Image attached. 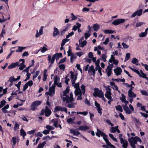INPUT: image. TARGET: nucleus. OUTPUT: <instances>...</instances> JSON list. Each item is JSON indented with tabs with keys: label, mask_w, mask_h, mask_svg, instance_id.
Instances as JSON below:
<instances>
[{
	"label": "nucleus",
	"mask_w": 148,
	"mask_h": 148,
	"mask_svg": "<svg viewBox=\"0 0 148 148\" xmlns=\"http://www.w3.org/2000/svg\"><path fill=\"white\" fill-rule=\"evenodd\" d=\"M103 86L104 88H105L107 91H110L111 90V89L110 88V86L109 85L106 86L104 84H103Z\"/></svg>",
	"instance_id": "nucleus-42"
},
{
	"label": "nucleus",
	"mask_w": 148,
	"mask_h": 148,
	"mask_svg": "<svg viewBox=\"0 0 148 148\" xmlns=\"http://www.w3.org/2000/svg\"><path fill=\"white\" fill-rule=\"evenodd\" d=\"M83 39V38H82L79 40V45H80V47H84L87 44V42L86 40L82 41Z\"/></svg>",
	"instance_id": "nucleus-11"
},
{
	"label": "nucleus",
	"mask_w": 148,
	"mask_h": 148,
	"mask_svg": "<svg viewBox=\"0 0 148 148\" xmlns=\"http://www.w3.org/2000/svg\"><path fill=\"white\" fill-rule=\"evenodd\" d=\"M61 98L62 99L63 101H66V103H69V102H72L74 101V99L73 97V94L72 93L70 94V97L68 95L66 96V97H62V96H61Z\"/></svg>",
	"instance_id": "nucleus-3"
},
{
	"label": "nucleus",
	"mask_w": 148,
	"mask_h": 148,
	"mask_svg": "<svg viewBox=\"0 0 148 148\" xmlns=\"http://www.w3.org/2000/svg\"><path fill=\"white\" fill-rule=\"evenodd\" d=\"M114 71L116 75H120L122 70L120 67H117L116 69H114Z\"/></svg>",
	"instance_id": "nucleus-18"
},
{
	"label": "nucleus",
	"mask_w": 148,
	"mask_h": 148,
	"mask_svg": "<svg viewBox=\"0 0 148 148\" xmlns=\"http://www.w3.org/2000/svg\"><path fill=\"white\" fill-rule=\"evenodd\" d=\"M97 132L96 133V135L98 137H100V135L101 136L103 137V139L106 142L107 145L111 147V143L109 142V140L107 139L108 136L99 129H97Z\"/></svg>",
	"instance_id": "nucleus-1"
},
{
	"label": "nucleus",
	"mask_w": 148,
	"mask_h": 148,
	"mask_svg": "<svg viewBox=\"0 0 148 148\" xmlns=\"http://www.w3.org/2000/svg\"><path fill=\"white\" fill-rule=\"evenodd\" d=\"M109 65L108 66L107 69L108 71L107 72V75L108 77L111 75V64L110 63H111V57L109 60Z\"/></svg>",
	"instance_id": "nucleus-12"
},
{
	"label": "nucleus",
	"mask_w": 148,
	"mask_h": 148,
	"mask_svg": "<svg viewBox=\"0 0 148 148\" xmlns=\"http://www.w3.org/2000/svg\"><path fill=\"white\" fill-rule=\"evenodd\" d=\"M64 111L66 113H67V109L64 107L57 106H56L54 109V112H56L58 111Z\"/></svg>",
	"instance_id": "nucleus-7"
},
{
	"label": "nucleus",
	"mask_w": 148,
	"mask_h": 148,
	"mask_svg": "<svg viewBox=\"0 0 148 148\" xmlns=\"http://www.w3.org/2000/svg\"><path fill=\"white\" fill-rule=\"evenodd\" d=\"M112 86H113L112 88L113 89H115L116 91H118L119 92H120V91L118 90V87L116 85H115L114 82H112Z\"/></svg>",
	"instance_id": "nucleus-25"
},
{
	"label": "nucleus",
	"mask_w": 148,
	"mask_h": 148,
	"mask_svg": "<svg viewBox=\"0 0 148 148\" xmlns=\"http://www.w3.org/2000/svg\"><path fill=\"white\" fill-rule=\"evenodd\" d=\"M20 134L21 135L23 136V139L25 138V136L26 135V133L24 131V130L21 128L20 130Z\"/></svg>",
	"instance_id": "nucleus-29"
},
{
	"label": "nucleus",
	"mask_w": 148,
	"mask_h": 148,
	"mask_svg": "<svg viewBox=\"0 0 148 148\" xmlns=\"http://www.w3.org/2000/svg\"><path fill=\"white\" fill-rule=\"evenodd\" d=\"M57 54L56 53H55V54H54L53 56H52V59H51L54 61H55V59L56 60H58L59 58L58 55H57Z\"/></svg>",
	"instance_id": "nucleus-31"
},
{
	"label": "nucleus",
	"mask_w": 148,
	"mask_h": 148,
	"mask_svg": "<svg viewBox=\"0 0 148 148\" xmlns=\"http://www.w3.org/2000/svg\"><path fill=\"white\" fill-rule=\"evenodd\" d=\"M71 46H69V50L67 52L68 56H71V55L73 54L71 52Z\"/></svg>",
	"instance_id": "nucleus-43"
},
{
	"label": "nucleus",
	"mask_w": 148,
	"mask_h": 148,
	"mask_svg": "<svg viewBox=\"0 0 148 148\" xmlns=\"http://www.w3.org/2000/svg\"><path fill=\"white\" fill-rule=\"evenodd\" d=\"M90 34L88 33H86L84 34L85 38L87 39L90 36Z\"/></svg>",
	"instance_id": "nucleus-64"
},
{
	"label": "nucleus",
	"mask_w": 148,
	"mask_h": 148,
	"mask_svg": "<svg viewBox=\"0 0 148 148\" xmlns=\"http://www.w3.org/2000/svg\"><path fill=\"white\" fill-rule=\"evenodd\" d=\"M71 14L72 16V18L71 19L72 21L76 20L77 19V17L75 16L74 14L73 13H71Z\"/></svg>",
	"instance_id": "nucleus-57"
},
{
	"label": "nucleus",
	"mask_w": 148,
	"mask_h": 148,
	"mask_svg": "<svg viewBox=\"0 0 148 148\" xmlns=\"http://www.w3.org/2000/svg\"><path fill=\"white\" fill-rule=\"evenodd\" d=\"M145 24V23L143 22H138L136 24V27H138L141 26L142 25Z\"/></svg>",
	"instance_id": "nucleus-41"
},
{
	"label": "nucleus",
	"mask_w": 148,
	"mask_h": 148,
	"mask_svg": "<svg viewBox=\"0 0 148 148\" xmlns=\"http://www.w3.org/2000/svg\"><path fill=\"white\" fill-rule=\"evenodd\" d=\"M52 112L51 110L49 109L47 106H46L45 109H42L41 110V112L40 114V115H44V113L46 116L48 117L51 114Z\"/></svg>",
	"instance_id": "nucleus-2"
},
{
	"label": "nucleus",
	"mask_w": 148,
	"mask_h": 148,
	"mask_svg": "<svg viewBox=\"0 0 148 148\" xmlns=\"http://www.w3.org/2000/svg\"><path fill=\"white\" fill-rule=\"evenodd\" d=\"M66 60V57L64 58L61 59L60 60L59 62H58V64H60L61 63H63L65 62Z\"/></svg>",
	"instance_id": "nucleus-49"
},
{
	"label": "nucleus",
	"mask_w": 148,
	"mask_h": 148,
	"mask_svg": "<svg viewBox=\"0 0 148 148\" xmlns=\"http://www.w3.org/2000/svg\"><path fill=\"white\" fill-rule=\"evenodd\" d=\"M135 140V137H133L132 136L128 139V141L130 144L132 148H136V146L134 144Z\"/></svg>",
	"instance_id": "nucleus-10"
},
{
	"label": "nucleus",
	"mask_w": 148,
	"mask_h": 148,
	"mask_svg": "<svg viewBox=\"0 0 148 148\" xmlns=\"http://www.w3.org/2000/svg\"><path fill=\"white\" fill-rule=\"evenodd\" d=\"M54 84H57L58 83V77L57 75H55L54 76Z\"/></svg>",
	"instance_id": "nucleus-61"
},
{
	"label": "nucleus",
	"mask_w": 148,
	"mask_h": 148,
	"mask_svg": "<svg viewBox=\"0 0 148 148\" xmlns=\"http://www.w3.org/2000/svg\"><path fill=\"white\" fill-rule=\"evenodd\" d=\"M94 92L93 93V96L95 97H100L103 93L101 90H100L98 88L94 89Z\"/></svg>",
	"instance_id": "nucleus-4"
},
{
	"label": "nucleus",
	"mask_w": 148,
	"mask_h": 148,
	"mask_svg": "<svg viewBox=\"0 0 148 148\" xmlns=\"http://www.w3.org/2000/svg\"><path fill=\"white\" fill-rule=\"evenodd\" d=\"M124 110L125 111L126 113L128 114H130L132 113V111H131L129 107L126 105L123 106Z\"/></svg>",
	"instance_id": "nucleus-13"
},
{
	"label": "nucleus",
	"mask_w": 148,
	"mask_h": 148,
	"mask_svg": "<svg viewBox=\"0 0 148 148\" xmlns=\"http://www.w3.org/2000/svg\"><path fill=\"white\" fill-rule=\"evenodd\" d=\"M88 113V111H84L83 112H77V114H83L84 116L86 115Z\"/></svg>",
	"instance_id": "nucleus-38"
},
{
	"label": "nucleus",
	"mask_w": 148,
	"mask_h": 148,
	"mask_svg": "<svg viewBox=\"0 0 148 148\" xmlns=\"http://www.w3.org/2000/svg\"><path fill=\"white\" fill-rule=\"evenodd\" d=\"M89 128L90 127H89L88 126L86 125H84V126H79L78 130L82 131H86V130L89 129Z\"/></svg>",
	"instance_id": "nucleus-19"
},
{
	"label": "nucleus",
	"mask_w": 148,
	"mask_h": 148,
	"mask_svg": "<svg viewBox=\"0 0 148 148\" xmlns=\"http://www.w3.org/2000/svg\"><path fill=\"white\" fill-rule=\"evenodd\" d=\"M12 142L13 143L12 146L15 145L16 143V137H13L12 138Z\"/></svg>",
	"instance_id": "nucleus-40"
},
{
	"label": "nucleus",
	"mask_w": 148,
	"mask_h": 148,
	"mask_svg": "<svg viewBox=\"0 0 148 148\" xmlns=\"http://www.w3.org/2000/svg\"><path fill=\"white\" fill-rule=\"evenodd\" d=\"M121 134H119V137L121 144H122V147L123 148H127L128 145V143L127 140H124L123 138L121 137Z\"/></svg>",
	"instance_id": "nucleus-6"
},
{
	"label": "nucleus",
	"mask_w": 148,
	"mask_h": 148,
	"mask_svg": "<svg viewBox=\"0 0 148 148\" xmlns=\"http://www.w3.org/2000/svg\"><path fill=\"white\" fill-rule=\"evenodd\" d=\"M105 96L108 99H111V92L110 91H107L105 95Z\"/></svg>",
	"instance_id": "nucleus-23"
},
{
	"label": "nucleus",
	"mask_w": 148,
	"mask_h": 148,
	"mask_svg": "<svg viewBox=\"0 0 148 148\" xmlns=\"http://www.w3.org/2000/svg\"><path fill=\"white\" fill-rule=\"evenodd\" d=\"M0 105L2 106V107H3L6 103V101L5 100H3L1 101L0 102Z\"/></svg>",
	"instance_id": "nucleus-59"
},
{
	"label": "nucleus",
	"mask_w": 148,
	"mask_h": 148,
	"mask_svg": "<svg viewBox=\"0 0 148 148\" xmlns=\"http://www.w3.org/2000/svg\"><path fill=\"white\" fill-rule=\"evenodd\" d=\"M128 68L130 69L131 70H132V71L134 72H135L136 73H137L139 75H140V73L139 71H138L137 70H136L135 69H133L130 66H129Z\"/></svg>",
	"instance_id": "nucleus-34"
},
{
	"label": "nucleus",
	"mask_w": 148,
	"mask_h": 148,
	"mask_svg": "<svg viewBox=\"0 0 148 148\" xmlns=\"http://www.w3.org/2000/svg\"><path fill=\"white\" fill-rule=\"evenodd\" d=\"M59 31L58 29L56 27L54 28V31L53 33V36L55 37L59 34Z\"/></svg>",
	"instance_id": "nucleus-21"
},
{
	"label": "nucleus",
	"mask_w": 148,
	"mask_h": 148,
	"mask_svg": "<svg viewBox=\"0 0 148 148\" xmlns=\"http://www.w3.org/2000/svg\"><path fill=\"white\" fill-rule=\"evenodd\" d=\"M59 67L61 70L64 71L65 69V66L64 64H61L59 65Z\"/></svg>",
	"instance_id": "nucleus-50"
},
{
	"label": "nucleus",
	"mask_w": 148,
	"mask_h": 148,
	"mask_svg": "<svg viewBox=\"0 0 148 148\" xmlns=\"http://www.w3.org/2000/svg\"><path fill=\"white\" fill-rule=\"evenodd\" d=\"M52 121L54 123L53 125L56 127L58 123V119H54L52 120Z\"/></svg>",
	"instance_id": "nucleus-33"
},
{
	"label": "nucleus",
	"mask_w": 148,
	"mask_h": 148,
	"mask_svg": "<svg viewBox=\"0 0 148 148\" xmlns=\"http://www.w3.org/2000/svg\"><path fill=\"white\" fill-rule=\"evenodd\" d=\"M27 78L24 80V81H26L27 80L29 79L31 74L29 73H27Z\"/></svg>",
	"instance_id": "nucleus-58"
},
{
	"label": "nucleus",
	"mask_w": 148,
	"mask_h": 148,
	"mask_svg": "<svg viewBox=\"0 0 148 148\" xmlns=\"http://www.w3.org/2000/svg\"><path fill=\"white\" fill-rule=\"evenodd\" d=\"M67 42V40L66 39H63L62 42L61 44V46H64L65 45L66 43Z\"/></svg>",
	"instance_id": "nucleus-55"
},
{
	"label": "nucleus",
	"mask_w": 148,
	"mask_h": 148,
	"mask_svg": "<svg viewBox=\"0 0 148 148\" xmlns=\"http://www.w3.org/2000/svg\"><path fill=\"white\" fill-rule=\"evenodd\" d=\"M121 95L122 97L120 98V99L121 100L122 102H124V101H125V100H126V97L123 94H122Z\"/></svg>",
	"instance_id": "nucleus-54"
},
{
	"label": "nucleus",
	"mask_w": 148,
	"mask_h": 148,
	"mask_svg": "<svg viewBox=\"0 0 148 148\" xmlns=\"http://www.w3.org/2000/svg\"><path fill=\"white\" fill-rule=\"evenodd\" d=\"M70 132L73 134L74 135L76 136H78L81 134L78 131H77L76 129H71L70 130Z\"/></svg>",
	"instance_id": "nucleus-15"
},
{
	"label": "nucleus",
	"mask_w": 148,
	"mask_h": 148,
	"mask_svg": "<svg viewBox=\"0 0 148 148\" xmlns=\"http://www.w3.org/2000/svg\"><path fill=\"white\" fill-rule=\"evenodd\" d=\"M117 132L118 133L120 132V131L118 129V126H116L115 127H112V133H115Z\"/></svg>",
	"instance_id": "nucleus-20"
},
{
	"label": "nucleus",
	"mask_w": 148,
	"mask_h": 148,
	"mask_svg": "<svg viewBox=\"0 0 148 148\" xmlns=\"http://www.w3.org/2000/svg\"><path fill=\"white\" fill-rule=\"evenodd\" d=\"M18 66H20V67H19V69L20 70H22L26 66L24 64H19V65Z\"/></svg>",
	"instance_id": "nucleus-37"
},
{
	"label": "nucleus",
	"mask_w": 148,
	"mask_h": 148,
	"mask_svg": "<svg viewBox=\"0 0 148 148\" xmlns=\"http://www.w3.org/2000/svg\"><path fill=\"white\" fill-rule=\"evenodd\" d=\"M68 104L67 105V107L69 108H74L75 107V105L73 103H68Z\"/></svg>",
	"instance_id": "nucleus-48"
},
{
	"label": "nucleus",
	"mask_w": 148,
	"mask_h": 148,
	"mask_svg": "<svg viewBox=\"0 0 148 148\" xmlns=\"http://www.w3.org/2000/svg\"><path fill=\"white\" fill-rule=\"evenodd\" d=\"M19 62H18L15 63H12L8 66V68L9 69H10L14 68L19 65Z\"/></svg>",
	"instance_id": "nucleus-14"
},
{
	"label": "nucleus",
	"mask_w": 148,
	"mask_h": 148,
	"mask_svg": "<svg viewBox=\"0 0 148 148\" xmlns=\"http://www.w3.org/2000/svg\"><path fill=\"white\" fill-rule=\"evenodd\" d=\"M94 66L93 65H92L91 66H90L89 68V69L88 71V72L90 73L92 72L94 70Z\"/></svg>",
	"instance_id": "nucleus-46"
},
{
	"label": "nucleus",
	"mask_w": 148,
	"mask_h": 148,
	"mask_svg": "<svg viewBox=\"0 0 148 148\" xmlns=\"http://www.w3.org/2000/svg\"><path fill=\"white\" fill-rule=\"evenodd\" d=\"M55 85L53 84L52 85V86L50 87L49 88V90L50 92H53L54 94L55 93Z\"/></svg>",
	"instance_id": "nucleus-39"
},
{
	"label": "nucleus",
	"mask_w": 148,
	"mask_h": 148,
	"mask_svg": "<svg viewBox=\"0 0 148 148\" xmlns=\"http://www.w3.org/2000/svg\"><path fill=\"white\" fill-rule=\"evenodd\" d=\"M19 125L17 123H15L14 127V129L15 131L16 130L19 128Z\"/></svg>",
	"instance_id": "nucleus-47"
},
{
	"label": "nucleus",
	"mask_w": 148,
	"mask_h": 148,
	"mask_svg": "<svg viewBox=\"0 0 148 148\" xmlns=\"http://www.w3.org/2000/svg\"><path fill=\"white\" fill-rule=\"evenodd\" d=\"M27 85L29 86H32L33 85V82L32 80H29L26 83Z\"/></svg>",
	"instance_id": "nucleus-52"
},
{
	"label": "nucleus",
	"mask_w": 148,
	"mask_h": 148,
	"mask_svg": "<svg viewBox=\"0 0 148 148\" xmlns=\"http://www.w3.org/2000/svg\"><path fill=\"white\" fill-rule=\"evenodd\" d=\"M106 56L105 54H103L102 55L101 58L103 62H105L106 61Z\"/></svg>",
	"instance_id": "nucleus-53"
},
{
	"label": "nucleus",
	"mask_w": 148,
	"mask_h": 148,
	"mask_svg": "<svg viewBox=\"0 0 148 148\" xmlns=\"http://www.w3.org/2000/svg\"><path fill=\"white\" fill-rule=\"evenodd\" d=\"M47 58L48 60L49 61V62L50 63L49 66V67H50L52 66V64L54 63V61L51 59V56L50 55H48Z\"/></svg>",
	"instance_id": "nucleus-22"
},
{
	"label": "nucleus",
	"mask_w": 148,
	"mask_h": 148,
	"mask_svg": "<svg viewBox=\"0 0 148 148\" xmlns=\"http://www.w3.org/2000/svg\"><path fill=\"white\" fill-rule=\"evenodd\" d=\"M132 89L130 88L128 91V96L130 97L133 98L135 97L136 96V94L132 91Z\"/></svg>",
	"instance_id": "nucleus-16"
},
{
	"label": "nucleus",
	"mask_w": 148,
	"mask_h": 148,
	"mask_svg": "<svg viewBox=\"0 0 148 148\" xmlns=\"http://www.w3.org/2000/svg\"><path fill=\"white\" fill-rule=\"evenodd\" d=\"M122 45H123V48L124 49H127L129 47V46L128 45L123 42L122 43Z\"/></svg>",
	"instance_id": "nucleus-60"
},
{
	"label": "nucleus",
	"mask_w": 148,
	"mask_h": 148,
	"mask_svg": "<svg viewBox=\"0 0 148 148\" xmlns=\"http://www.w3.org/2000/svg\"><path fill=\"white\" fill-rule=\"evenodd\" d=\"M46 143L45 141H43L42 143L39 144L37 146V148H43Z\"/></svg>",
	"instance_id": "nucleus-28"
},
{
	"label": "nucleus",
	"mask_w": 148,
	"mask_h": 148,
	"mask_svg": "<svg viewBox=\"0 0 148 148\" xmlns=\"http://www.w3.org/2000/svg\"><path fill=\"white\" fill-rule=\"evenodd\" d=\"M142 9L138 10L133 13L131 16V18H134L136 16H140L142 14Z\"/></svg>",
	"instance_id": "nucleus-9"
},
{
	"label": "nucleus",
	"mask_w": 148,
	"mask_h": 148,
	"mask_svg": "<svg viewBox=\"0 0 148 148\" xmlns=\"http://www.w3.org/2000/svg\"><path fill=\"white\" fill-rule=\"evenodd\" d=\"M69 87H67L66 90L63 91V95L64 96H66H66H68L67 95L69 92Z\"/></svg>",
	"instance_id": "nucleus-27"
},
{
	"label": "nucleus",
	"mask_w": 148,
	"mask_h": 148,
	"mask_svg": "<svg viewBox=\"0 0 148 148\" xmlns=\"http://www.w3.org/2000/svg\"><path fill=\"white\" fill-rule=\"evenodd\" d=\"M48 50V49L45 47H43L42 48V49L41 50V52L42 53H44L46 51H47Z\"/></svg>",
	"instance_id": "nucleus-62"
},
{
	"label": "nucleus",
	"mask_w": 148,
	"mask_h": 148,
	"mask_svg": "<svg viewBox=\"0 0 148 148\" xmlns=\"http://www.w3.org/2000/svg\"><path fill=\"white\" fill-rule=\"evenodd\" d=\"M42 101H36L33 102L31 104V110L34 111L36 110V108L38 106L40 105Z\"/></svg>",
	"instance_id": "nucleus-5"
},
{
	"label": "nucleus",
	"mask_w": 148,
	"mask_h": 148,
	"mask_svg": "<svg viewBox=\"0 0 148 148\" xmlns=\"http://www.w3.org/2000/svg\"><path fill=\"white\" fill-rule=\"evenodd\" d=\"M70 73L71 74V79H73L74 77H75V75L74 74L73 72L72 71H71L70 72Z\"/></svg>",
	"instance_id": "nucleus-63"
},
{
	"label": "nucleus",
	"mask_w": 148,
	"mask_h": 148,
	"mask_svg": "<svg viewBox=\"0 0 148 148\" xmlns=\"http://www.w3.org/2000/svg\"><path fill=\"white\" fill-rule=\"evenodd\" d=\"M75 94L76 96L82 95V92L80 89L79 88L78 89H76L75 91Z\"/></svg>",
	"instance_id": "nucleus-24"
},
{
	"label": "nucleus",
	"mask_w": 148,
	"mask_h": 148,
	"mask_svg": "<svg viewBox=\"0 0 148 148\" xmlns=\"http://www.w3.org/2000/svg\"><path fill=\"white\" fill-rule=\"evenodd\" d=\"M131 62L134 64H135L136 65L138 66V59L135 58H133L132 59V60Z\"/></svg>",
	"instance_id": "nucleus-26"
},
{
	"label": "nucleus",
	"mask_w": 148,
	"mask_h": 148,
	"mask_svg": "<svg viewBox=\"0 0 148 148\" xmlns=\"http://www.w3.org/2000/svg\"><path fill=\"white\" fill-rule=\"evenodd\" d=\"M93 28L95 31H97L99 28L100 27L98 24L96 23L93 25Z\"/></svg>",
	"instance_id": "nucleus-30"
},
{
	"label": "nucleus",
	"mask_w": 148,
	"mask_h": 148,
	"mask_svg": "<svg viewBox=\"0 0 148 148\" xmlns=\"http://www.w3.org/2000/svg\"><path fill=\"white\" fill-rule=\"evenodd\" d=\"M112 62L113 63H112V69L113 66V64L117 65L119 63V61L115 59V57L113 55H112Z\"/></svg>",
	"instance_id": "nucleus-17"
},
{
	"label": "nucleus",
	"mask_w": 148,
	"mask_h": 148,
	"mask_svg": "<svg viewBox=\"0 0 148 148\" xmlns=\"http://www.w3.org/2000/svg\"><path fill=\"white\" fill-rule=\"evenodd\" d=\"M26 48L25 47H23L19 46L18 47V49L16 50V51L17 52H21L23 50Z\"/></svg>",
	"instance_id": "nucleus-32"
},
{
	"label": "nucleus",
	"mask_w": 148,
	"mask_h": 148,
	"mask_svg": "<svg viewBox=\"0 0 148 148\" xmlns=\"http://www.w3.org/2000/svg\"><path fill=\"white\" fill-rule=\"evenodd\" d=\"M117 110L120 111L121 112H123V109L122 107L120 105H118L116 107Z\"/></svg>",
	"instance_id": "nucleus-36"
},
{
	"label": "nucleus",
	"mask_w": 148,
	"mask_h": 148,
	"mask_svg": "<svg viewBox=\"0 0 148 148\" xmlns=\"http://www.w3.org/2000/svg\"><path fill=\"white\" fill-rule=\"evenodd\" d=\"M130 54L129 53H127L126 54L125 58V60L124 61L125 62L126 61L128 60L130 57Z\"/></svg>",
	"instance_id": "nucleus-45"
},
{
	"label": "nucleus",
	"mask_w": 148,
	"mask_h": 148,
	"mask_svg": "<svg viewBox=\"0 0 148 148\" xmlns=\"http://www.w3.org/2000/svg\"><path fill=\"white\" fill-rule=\"evenodd\" d=\"M141 92L143 95H144L147 96H148V92L145 90H141Z\"/></svg>",
	"instance_id": "nucleus-56"
},
{
	"label": "nucleus",
	"mask_w": 148,
	"mask_h": 148,
	"mask_svg": "<svg viewBox=\"0 0 148 148\" xmlns=\"http://www.w3.org/2000/svg\"><path fill=\"white\" fill-rule=\"evenodd\" d=\"M125 21V19L119 18L117 19L114 21L112 23V24L115 25H118L121 23H124Z\"/></svg>",
	"instance_id": "nucleus-8"
},
{
	"label": "nucleus",
	"mask_w": 148,
	"mask_h": 148,
	"mask_svg": "<svg viewBox=\"0 0 148 148\" xmlns=\"http://www.w3.org/2000/svg\"><path fill=\"white\" fill-rule=\"evenodd\" d=\"M39 63L38 62L35 65L34 68L33 69V71L31 72V73L32 74H33L35 72V71L39 67Z\"/></svg>",
	"instance_id": "nucleus-35"
},
{
	"label": "nucleus",
	"mask_w": 148,
	"mask_h": 148,
	"mask_svg": "<svg viewBox=\"0 0 148 148\" xmlns=\"http://www.w3.org/2000/svg\"><path fill=\"white\" fill-rule=\"evenodd\" d=\"M40 72V71H37L35 74H34L33 77V79H34V78H36L39 74Z\"/></svg>",
	"instance_id": "nucleus-44"
},
{
	"label": "nucleus",
	"mask_w": 148,
	"mask_h": 148,
	"mask_svg": "<svg viewBox=\"0 0 148 148\" xmlns=\"http://www.w3.org/2000/svg\"><path fill=\"white\" fill-rule=\"evenodd\" d=\"M147 34L145 33V32H142L141 33H140L139 34V36L140 37H144L146 36L147 35Z\"/></svg>",
	"instance_id": "nucleus-51"
}]
</instances>
